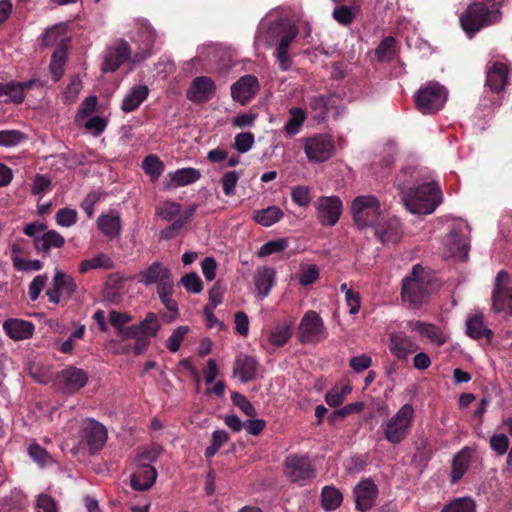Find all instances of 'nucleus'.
<instances>
[{"label": "nucleus", "mask_w": 512, "mask_h": 512, "mask_svg": "<svg viewBox=\"0 0 512 512\" xmlns=\"http://www.w3.org/2000/svg\"><path fill=\"white\" fill-rule=\"evenodd\" d=\"M414 168H406L396 177L395 185L399 190L405 208L412 214L429 215L442 202V192L434 181L420 182Z\"/></svg>", "instance_id": "nucleus-1"}, {"label": "nucleus", "mask_w": 512, "mask_h": 512, "mask_svg": "<svg viewBox=\"0 0 512 512\" xmlns=\"http://www.w3.org/2000/svg\"><path fill=\"white\" fill-rule=\"evenodd\" d=\"M504 0H475L460 16L464 32H478L482 28L498 23L502 18L500 10Z\"/></svg>", "instance_id": "nucleus-2"}, {"label": "nucleus", "mask_w": 512, "mask_h": 512, "mask_svg": "<svg viewBox=\"0 0 512 512\" xmlns=\"http://www.w3.org/2000/svg\"><path fill=\"white\" fill-rule=\"evenodd\" d=\"M510 73L509 65L504 61H489L486 65V80L484 95L480 106L484 109L495 108L501 105L502 91L508 84Z\"/></svg>", "instance_id": "nucleus-3"}, {"label": "nucleus", "mask_w": 512, "mask_h": 512, "mask_svg": "<svg viewBox=\"0 0 512 512\" xmlns=\"http://www.w3.org/2000/svg\"><path fill=\"white\" fill-rule=\"evenodd\" d=\"M415 410L412 404L402 405L387 421L382 423L384 438L392 445L400 444L411 432Z\"/></svg>", "instance_id": "nucleus-4"}, {"label": "nucleus", "mask_w": 512, "mask_h": 512, "mask_svg": "<svg viewBox=\"0 0 512 512\" xmlns=\"http://www.w3.org/2000/svg\"><path fill=\"white\" fill-rule=\"evenodd\" d=\"M428 285L425 269L420 264L414 265L411 273L402 280V300L411 306L420 305L428 296Z\"/></svg>", "instance_id": "nucleus-5"}, {"label": "nucleus", "mask_w": 512, "mask_h": 512, "mask_svg": "<svg viewBox=\"0 0 512 512\" xmlns=\"http://www.w3.org/2000/svg\"><path fill=\"white\" fill-rule=\"evenodd\" d=\"M447 97L448 91L443 85L430 81L416 92V107L422 114H435L443 108Z\"/></svg>", "instance_id": "nucleus-6"}, {"label": "nucleus", "mask_w": 512, "mask_h": 512, "mask_svg": "<svg viewBox=\"0 0 512 512\" xmlns=\"http://www.w3.org/2000/svg\"><path fill=\"white\" fill-rule=\"evenodd\" d=\"M351 213L357 227L376 226L381 216L379 200L372 195L358 196L352 202Z\"/></svg>", "instance_id": "nucleus-7"}, {"label": "nucleus", "mask_w": 512, "mask_h": 512, "mask_svg": "<svg viewBox=\"0 0 512 512\" xmlns=\"http://www.w3.org/2000/svg\"><path fill=\"white\" fill-rule=\"evenodd\" d=\"M302 141L305 155L310 162H325L334 154V142L328 134H315L304 138Z\"/></svg>", "instance_id": "nucleus-8"}, {"label": "nucleus", "mask_w": 512, "mask_h": 512, "mask_svg": "<svg viewBox=\"0 0 512 512\" xmlns=\"http://www.w3.org/2000/svg\"><path fill=\"white\" fill-rule=\"evenodd\" d=\"M297 337L302 344H315L326 338V329L322 318L316 311L309 310L302 317Z\"/></svg>", "instance_id": "nucleus-9"}, {"label": "nucleus", "mask_w": 512, "mask_h": 512, "mask_svg": "<svg viewBox=\"0 0 512 512\" xmlns=\"http://www.w3.org/2000/svg\"><path fill=\"white\" fill-rule=\"evenodd\" d=\"M79 437L82 444H85L91 454L100 451L107 441V430L100 422L86 418L82 421Z\"/></svg>", "instance_id": "nucleus-10"}, {"label": "nucleus", "mask_w": 512, "mask_h": 512, "mask_svg": "<svg viewBox=\"0 0 512 512\" xmlns=\"http://www.w3.org/2000/svg\"><path fill=\"white\" fill-rule=\"evenodd\" d=\"M267 32H300L302 29L298 17L290 10H275L261 20Z\"/></svg>", "instance_id": "nucleus-11"}, {"label": "nucleus", "mask_w": 512, "mask_h": 512, "mask_svg": "<svg viewBox=\"0 0 512 512\" xmlns=\"http://www.w3.org/2000/svg\"><path fill=\"white\" fill-rule=\"evenodd\" d=\"M509 280L506 271L497 273L492 292V308L497 313L505 311L512 315V287L508 285Z\"/></svg>", "instance_id": "nucleus-12"}, {"label": "nucleus", "mask_w": 512, "mask_h": 512, "mask_svg": "<svg viewBox=\"0 0 512 512\" xmlns=\"http://www.w3.org/2000/svg\"><path fill=\"white\" fill-rule=\"evenodd\" d=\"M317 220L321 225L334 226L339 221L343 204L337 196H322L314 203Z\"/></svg>", "instance_id": "nucleus-13"}, {"label": "nucleus", "mask_w": 512, "mask_h": 512, "mask_svg": "<svg viewBox=\"0 0 512 512\" xmlns=\"http://www.w3.org/2000/svg\"><path fill=\"white\" fill-rule=\"evenodd\" d=\"M76 289L77 285L70 275L56 270L52 280V286L46 291V295L49 302L58 305L62 300H70L76 292Z\"/></svg>", "instance_id": "nucleus-14"}, {"label": "nucleus", "mask_w": 512, "mask_h": 512, "mask_svg": "<svg viewBox=\"0 0 512 512\" xmlns=\"http://www.w3.org/2000/svg\"><path fill=\"white\" fill-rule=\"evenodd\" d=\"M57 383L61 390L67 394H75L88 382V374L85 370L70 365L57 374Z\"/></svg>", "instance_id": "nucleus-15"}, {"label": "nucleus", "mask_w": 512, "mask_h": 512, "mask_svg": "<svg viewBox=\"0 0 512 512\" xmlns=\"http://www.w3.org/2000/svg\"><path fill=\"white\" fill-rule=\"evenodd\" d=\"M285 474L292 482L303 485L314 477V470L308 457L290 455L285 460Z\"/></svg>", "instance_id": "nucleus-16"}, {"label": "nucleus", "mask_w": 512, "mask_h": 512, "mask_svg": "<svg viewBox=\"0 0 512 512\" xmlns=\"http://www.w3.org/2000/svg\"><path fill=\"white\" fill-rule=\"evenodd\" d=\"M216 93V85L208 76H197L190 83L186 97L193 103L202 104L208 102Z\"/></svg>", "instance_id": "nucleus-17"}, {"label": "nucleus", "mask_w": 512, "mask_h": 512, "mask_svg": "<svg viewBox=\"0 0 512 512\" xmlns=\"http://www.w3.org/2000/svg\"><path fill=\"white\" fill-rule=\"evenodd\" d=\"M355 497L356 509L365 512L370 510L374 505L378 496V488L370 479L361 480L353 490Z\"/></svg>", "instance_id": "nucleus-18"}, {"label": "nucleus", "mask_w": 512, "mask_h": 512, "mask_svg": "<svg viewBox=\"0 0 512 512\" xmlns=\"http://www.w3.org/2000/svg\"><path fill=\"white\" fill-rule=\"evenodd\" d=\"M131 51L127 42L121 40L109 47L102 64V71L115 72L130 57Z\"/></svg>", "instance_id": "nucleus-19"}, {"label": "nucleus", "mask_w": 512, "mask_h": 512, "mask_svg": "<svg viewBox=\"0 0 512 512\" xmlns=\"http://www.w3.org/2000/svg\"><path fill=\"white\" fill-rule=\"evenodd\" d=\"M389 351L399 360H406L408 356L418 350L414 339L404 333H393L389 338Z\"/></svg>", "instance_id": "nucleus-20"}, {"label": "nucleus", "mask_w": 512, "mask_h": 512, "mask_svg": "<svg viewBox=\"0 0 512 512\" xmlns=\"http://www.w3.org/2000/svg\"><path fill=\"white\" fill-rule=\"evenodd\" d=\"M466 333L474 340L485 339L488 343L492 341L494 335L493 331L486 326L481 312H475L467 317Z\"/></svg>", "instance_id": "nucleus-21"}, {"label": "nucleus", "mask_w": 512, "mask_h": 512, "mask_svg": "<svg viewBox=\"0 0 512 512\" xmlns=\"http://www.w3.org/2000/svg\"><path fill=\"white\" fill-rule=\"evenodd\" d=\"M70 38H63L56 45L51 56L49 70L54 82H58L64 73V66L67 61Z\"/></svg>", "instance_id": "nucleus-22"}, {"label": "nucleus", "mask_w": 512, "mask_h": 512, "mask_svg": "<svg viewBox=\"0 0 512 512\" xmlns=\"http://www.w3.org/2000/svg\"><path fill=\"white\" fill-rule=\"evenodd\" d=\"M408 327L437 346H442L447 341V337L444 332L432 323H426L418 320L409 321Z\"/></svg>", "instance_id": "nucleus-23"}, {"label": "nucleus", "mask_w": 512, "mask_h": 512, "mask_svg": "<svg viewBox=\"0 0 512 512\" xmlns=\"http://www.w3.org/2000/svg\"><path fill=\"white\" fill-rule=\"evenodd\" d=\"M375 234L382 243H398L403 235L401 223L398 219H389L375 226Z\"/></svg>", "instance_id": "nucleus-24"}, {"label": "nucleus", "mask_w": 512, "mask_h": 512, "mask_svg": "<svg viewBox=\"0 0 512 512\" xmlns=\"http://www.w3.org/2000/svg\"><path fill=\"white\" fill-rule=\"evenodd\" d=\"M157 470L152 465H138L131 476V487L137 491L149 490L157 478Z\"/></svg>", "instance_id": "nucleus-25"}, {"label": "nucleus", "mask_w": 512, "mask_h": 512, "mask_svg": "<svg viewBox=\"0 0 512 512\" xmlns=\"http://www.w3.org/2000/svg\"><path fill=\"white\" fill-rule=\"evenodd\" d=\"M255 85L256 77L254 75L241 77L231 86L232 98L241 104H246L254 93Z\"/></svg>", "instance_id": "nucleus-26"}, {"label": "nucleus", "mask_w": 512, "mask_h": 512, "mask_svg": "<svg viewBox=\"0 0 512 512\" xmlns=\"http://www.w3.org/2000/svg\"><path fill=\"white\" fill-rule=\"evenodd\" d=\"M5 333L14 340H24L32 336L34 325L20 319H8L3 324Z\"/></svg>", "instance_id": "nucleus-27"}, {"label": "nucleus", "mask_w": 512, "mask_h": 512, "mask_svg": "<svg viewBox=\"0 0 512 512\" xmlns=\"http://www.w3.org/2000/svg\"><path fill=\"white\" fill-rule=\"evenodd\" d=\"M172 275L170 269L161 262H153L146 270L140 272L139 282L148 286L167 280Z\"/></svg>", "instance_id": "nucleus-28"}, {"label": "nucleus", "mask_w": 512, "mask_h": 512, "mask_svg": "<svg viewBox=\"0 0 512 512\" xmlns=\"http://www.w3.org/2000/svg\"><path fill=\"white\" fill-rule=\"evenodd\" d=\"M170 182L167 188L183 187L197 182L201 178V173L198 169L187 167L177 169L173 173H169Z\"/></svg>", "instance_id": "nucleus-29"}, {"label": "nucleus", "mask_w": 512, "mask_h": 512, "mask_svg": "<svg viewBox=\"0 0 512 512\" xmlns=\"http://www.w3.org/2000/svg\"><path fill=\"white\" fill-rule=\"evenodd\" d=\"M149 95V89L146 85H136L124 97L121 109L130 113L138 109V107L146 100Z\"/></svg>", "instance_id": "nucleus-30"}, {"label": "nucleus", "mask_w": 512, "mask_h": 512, "mask_svg": "<svg viewBox=\"0 0 512 512\" xmlns=\"http://www.w3.org/2000/svg\"><path fill=\"white\" fill-rule=\"evenodd\" d=\"M233 370L242 382H247L256 374V360L248 355L240 354L235 360Z\"/></svg>", "instance_id": "nucleus-31"}, {"label": "nucleus", "mask_w": 512, "mask_h": 512, "mask_svg": "<svg viewBox=\"0 0 512 512\" xmlns=\"http://www.w3.org/2000/svg\"><path fill=\"white\" fill-rule=\"evenodd\" d=\"M360 0H352L349 5H338L333 10V18L339 24H351L360 13Z\"/></svg>", "instance_id": "nucleus-32"}, {"label": "nucleus", "mask_w": 512, "mask_h": 512, "mask_svg": "<svg viewBox=\"0 0 512 512\" xmlns=\"http://www.w3.org/2000/svg\"><path fill=\"white\" fill-rule=\"evenodd\" d=\"M471 458V451L468 447L462 448L454 457L451 468V482H458L466 473Z\"/></svg>", "instance_id": "nucleus-33"}, {"label": "nucleus", "mask_w": 512, "mask_h": 512, "mask_svg": "<svg viewBox=\"0 0 512 512\" xmlns=\"http://www.w3.org/2000/svg\"><path fill=\"white\" fill-rule=\"evenodd\" d=\"M65 244L64 237L55 230L45 231L36 239V251L49 253L52 248H61Z\"/></svg>", "instance_id": "nucleus-34"}, {"label": "nucleus", "mask_w": 512, "mask_h": 512, "mask_svg": "<svg viewBox=\"0 0 512 512\" xmlns=\"http://www.w3.org/2000/svg\"><path fill=\"white\" fill-rule=\"evenodd\" d=\"M97 225L98 229L110 239L118 237L121 231V220L118 215L101 214Z\"/></svg>", "instance_id": "nucleus-35"}, {"label": "nucleus", "mask_w": 512, "mask_h": 512, "mask_svg": "<svg viewBox=\"0 0 512 512\" xmlns=\"http://www.w3.org/2000/svg\"><path fill=\"white\" fill-rule=\"evenodd\" d=\"M292 335V323H282L275 325L268 334V343L273 347H282Z\"/></svg>", "instance_id": "nucleus-36"}, {"label": "nucleus", "mask_w": 512, "mask_h": 512, "mask_svg": "<svg viewBox=\"0 0 512 512\" xmlns=\"http://www.w3.org/2000/svg\"><path fill=\"white\" fill-rule=\"evenodd\" d=\"M296 34H286L277 46L275 56L279 67L282 71H288L291 68L292 61L288 55V50L291 42L294 40Z\"/></svg>", "instance_id": "nucleus-37"}, {"label": "nucleus", "mask_w": 512, "mask_h": 512, "mask_svg": "<svg viewBox=\"0 0 512 512\" xmlns=\"http://www.w3.org/2000/svg\"><path fill=\"white\" fill-rule=\"evenodd\" d=\"M276 283V271L273 267H264L258 271V296L266 297Z\"/></svg>", "instance_id": "nucleus-38"}, {"label": "nucleus", "mask_w": 512, "mask_h": 512, "mask_svg": "<svg viewBox=\"0 0 512 512\" xmlns=\"http://www.w3.org/2000/svg\"><path fill=\"white\" fill-rule=\"evenodd\" d=\"M114 266V263L112 259L107 256L106 254L100 253L93 257L92 259H85L81 261L79 265V272L84 274L87 273L89 270L92 269H105L109 270L112 269Z\"/></svg>", "instance_id": "nucleus-39"}, {"label": "nucleus", "mask_w": 512, "mask_h": 512, "mask_svg": "<svg viewBox=\"0 0 512 512\" xmlns=\"http://www.w3.org/2000/svg\"><path fill=\"white\" fill-rule=\"evenodd\" d=\"M306 119L305 112L302 108L293 107L289 110V119L284 126L287 135H296L303 126Z\"/></svg>", "instance_id": "nucleus-40"}, {"label": "nucleus", "mask_w": 512, "mask_h": 512, "mask_svg": "<svg viewBox=\"0 0 512 512\" xmlns=\"http://www.w3.org/2000/svg\"><path fill=\"white\" fill-rule=\"evenodd\" d=\"M322 507L326 511H333L337 509L342 501V493L335 487L325 486L321 492Z\"/></svg>", "instance_id": "nucleus-41"}, {"label": "nucleus", "mask_w": 512, "mask_h": 512, "mask_svg": "<svg viewBox=\"0 0 512 512\" xmlns=\"http://www.w3.org/2000/svg\"><path fill=\"white\" fill-rule=\"evenodd\" d=\"M329 96H315L310 99L309 107L313 113V119L317 122L323 121L329 112Z\"/></svg>", "instance_id": "nucleus-42"}, {"label": "nucleus", "mask_w": 512, "mask_h": 512, "mask_svg": "<svg viewBox=\"0 0 512 512\" xmlns=\"http://www.w3.org/2000/svg\"><path fill=\"white\" fill-rule=\"evenodd\" d=\"M137 327L139 335L147 338H152L157 336L161 325L158 321L157 316L154 313L149 312L147 313L144 320L137 325Z\"/></svg>", "instance_id": "nucleus-43"}, {"label": "nucleus", "mask_w": 512, "mask_h": 512, "mask_svg": "<svg viewBox=\"0 0 512 512\" xmlns=\"http://www.w3.org/2000/svg\"><path fill=\"white\" fill-rule=\"evenodd\" d=\"M142 168L151 181H156L164 170V163L157 155L150 154L142 161Z\"/></svg>", "instance_id": "nucleus-44"}, {"label": "nucleus", "mask_w": 512, "mask_h": 512, "mask_svg": "<svg viewBox=\"0 0 512 512\" xmlns=\"http://www.w3.org/2000/svg\"><path fill=\"white\" fill-rule=\"evenodd\" d=\"M350 385L334 386L325 395V401L330 407L340 406L351 393Z\"/></svg>", "instance_id": "nucleus-45"}, {"label": "nucleus", "mask_w": 512, "mask_h": 512, "mask_svg": "<svg viewBox=\"0 0 512 512\" xmlns=\"http://www.w3.org/2000/svg\"><path fill=\"white\" fill-rule=\"evenodd\" d=\"M447 243L449 245V249L452 252V254L456 255L458 254L461 256L464 260L468 257V251H469V244L465 239H462L459 237L457 232L451 231L447 235Z\"/></svg>", "instance_id": "nucleus-46"}, {"label": "nucleus", "mask_w": 512, "mask_h": 512, "mask_svg": "<svg viewBox=\"0 0 512 512\" xmlns=\"http://www.w3.org/2000/svg\"><path fill=\"white\" fill-rule=\"evenodd\" d=\"M283 211L277 206H269L258 210V224L269 227L277 223L283 217Z\"/></svg>", "instance_id": "nucleus-47"}, {"label": "nucleus", "mask_w": 512, "mask_h": 512, "mask_svg": "<svg viewBox=\"0 0 512 512\" xmlns=\"http://www.w3.org/2000/svg\"><path fill=\"white\" fill-rule=\"evenodd\" d=\"M476 505L470 497L456 498L447 504L441 512H475Z\"/></svg>", "instance_id": "nucleus-48"}, {"label": "nucleus", "mask_w": 512, "mask_h": 512, "mask_svg": "<svg viewBox=\"0 0 512 512\" xmlns=\"http://www.w3.org/2000/svg\"><path fill=\"white\" fill-rule=\"evenodd\" d=\"M395 53V39L391 35L385 37L378 48L376 49V56L380 61L391 60Z\"/></svg>", "instance_id": "nucleus-49"}, {"label": "nucleus", "mask_w": 512, "mask_h": 512, "mask_svg": "<svg viewBox=\"0 0 512 512\" xmlns=\"http://www.w3.org/2000/svg\"><path fill=\"white\" fill-rule=\"evenodd\" d=\"M189 330L190 329L188 326L177 327L172 332V334L169 336V338L167 339V342H166L167 349L172 353L177 352L180 349L181 344H182L185 336L188 334Z\"/></svg>", "instance_id": "nucleus-50"}, {"label": "nucleus", "mask_w": 512, "mask_h": 512, "mask_svg": "<svg viewBox=\"0 0 512 512\" xmlns=\"http://www.w3.org/2000/svg\"><path fill=\"white\" fill-rule=\"evenodd\" d=\"M181 205L173 201H165L156 209V214L163 220L172 221L180 214Z\"/></svg>", "instance_id": "nucleus-51"}, {"label": "nucleus", "mask_w": 512, "mask_h": 512, "mask_svg": "<svg viewBox=\"0 0 512 512\" xmlns=\"http://www.w3.org/2000/svg\"><path fill=\"white\" fill-rule=\"evenodd\" d=\"M288 247V241L286 238H280L265 243L258 251V256L264 257L272 254H279Z\"/></svg>", "instance_id": "nucleus-52"}, {"label": "nucleus", "mask_w": 512, "mask_h": 512, "mask_svg": "<svg viewBox=\"0 0 512 512\" xmlns=\"http://www.w3.org/2000/svg\"><path fill=\"white\" fill-rule=\"evenodd\" d=\"M292 201L299 207H308L311 203V189L307 186H296L291 191Z\"/></svg>", "instance_id": "nucleus-53"}, {"label": "nucleus", "mask_w": 512, "mask_h": 512, "mask_svg": "<svg viewBox=\"0 0 512 512\" xmlns=\"http://www.w3.org/2000/svg\"><path fill=\"white\" fill-rule=\"evenodd\" d=\"M25 138V134L19 130H2L0 131V146H16Z\"/></svg>", "instance_id": "nucleus-54"}, {"label": "nucleus", "mask_w": 512, "mask_h": 512, "mask_svg": "<svg viewBox=\"0 0 512 512\" xmlns=\"http://www.w3.org/2000/svg\"><path fill=\"white\" fill-rule=\"evenodd\" d=\"M181 283L188 292L200 293L203 289V283L197 273L191 272L181 278Z\"/></svg>", "instance_id": "nucleus-55"}, {"label": "nucleus", "mask_w": 512, "mask_h": 512, "mask_svg": "<svg viewBox=\"0 0 512 512\" xmlns=\"http://www.w3.org/2000/svg\"><path fill=\"white\" fill-rule=\"evenodd\" d=\"M55 218L58 225L62 227H70L77 222L78 214L74 209L63 208L56 213Z\"/></svg>", "instance_id": "nucleus-56"}, {"label": "nucleus", "mask_w": 512, "mask_h": 512, "mask_svg": "<svg viewBox=\"0 0 512 512\" xmlns=\"http://www.w3.org/2000/svg\"><path fill=\"white\" fill-rule=\"evenodd\" d=\"M48 281L47 274L37 275L28 287V295L31 301H36Z\"/></svg>", "instance_id": "nucleus-57"}, {"label": "nucleus", "mask_w": 512, "mask_h": 512, "mask_svg": "<svg viewBox=\"0 0 512 512\" xmlns=\"http://www.w3.org/2000/svg\"><path fill=\"white\" fill-rule=\"evenodd\" d=\"M13 266L18 271H39L43 267L40 260H25L18 256H12Z\"/></svg>", "instance_id": "nucleus-58"}, {"label": "nucleus", "mask_w": 512, "mask_h": 512, "mask_svg": "<svg viewBox=\"0 0 512 512\" xmlns=\"http://www.w3.org/2000/svg\"><path fill=\"white\" fill-rule=\"evenodd\" d=\"M240 178V174L236 171H229L223 174L221 184L223 192L226 196H231L235 192V187Z\"/></svg>", "instance_id": "nucleus-59"}, {"label": "nucleus", "mask_w": 512, "mask_h": 512, "mask_svg": "<svg viewBox=\"0 0 512 512\" xmlns=\"http://www.w3.org/2000/svg\"><path fill=\"white\" fill-rule=\"evenodd\" d=\"M491 449L498 455H504L509 448V438L505 434H494L489 440Z\"/></svg>", "instance_id": "nucleus-60"}, {"label": "nucleus", "mask_w": 512, "mask_h": 512, "mask_svg": "<svg viewBox=\"0 0 512 512\" xmlns=\"http://www.w3.org/2000/svg\"><path fill=\"white\" fill-rule=\"evenodd\" d=\"M319 277V270L316 265H308L300 271L297 278L302 286H308L314 283Z\"/></svg>", "instance_id": "nucleus-61"}, {"label": "nucleus", "mask_w": 512, "mask_h": 512, "mask_svg": "<svg viewBox=\"0 0 512 512\" xmlns=\"http://www.w3.org/2000/svg\"><path fill=\"white\" fill-rule=\"evenodd\" d=\"M161 449L159 447L146 448L137 455L138 465H151L157 461L160 456Z\"/></svg>", "instance_id": "nucleus-62"}, {"label": "nucleus", "mask_w": 512, "mask_h": 512, "mask_svg": "<svg viewBox=\"0 0 512 512\" xmlns=\"http://www.w3.org/2000/svg\"><path fill=\"white\" fill-rule=\"evenodd\" d=\"M254 143V135L251 132L239 133L235 137L234 147L240 153L251 149Z\"/></svg>", "instance_id": "nucleus-63"}, {"label": "nucleus", "mask_w": 512, "mask_h": 512, "mask_svg": "<svg viewBox=\"0 0 512 512\" xmlns=\"http://www.w3.org/2000/svg\"><path fill=\"white\" fill-rule=\"evenodd\" d=\"M372 365V358L367 354L354 356L349 360V366L355 373H361Z\"/></svg>", "instance_id": "nucleus-64"}]
</instances>
